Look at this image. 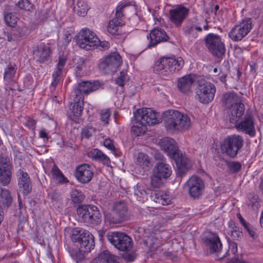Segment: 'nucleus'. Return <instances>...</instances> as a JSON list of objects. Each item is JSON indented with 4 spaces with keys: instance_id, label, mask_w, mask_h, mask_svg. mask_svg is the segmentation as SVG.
<instances>
[{
    "instance_id": "nucleus-1",
    "label": "nucleus",
    "mask_w": 263,
    "mask_h": 263,
    "mask_svg": "<svg viewBox=\"0 0 263 263\" xmlns=\"http://www.w3.org/2000/svg\"><path fill=\"white\" fill-rule=\"evenodd\" d=\"M164 126L170 133L188 130L192 125L190 117L176 110H167L163 112Z\"/></svg>"
},
{
    "instance_id": "nucleus-2",
    "label": "nucleus",
    "mask_w": 263,
    "mask_h": 263,
    "mask_svg": "<svg viewBox=\"0 0 263 263\" xmlns=\"http://www.w3.org/2000/svg\"><path fill=\"white\" fill-rule=\"evenodd\" d=\"M70 238L81 252L88 253L95 247V238L88 231L76 228L72 229Z\"/></svg>"
},
{
    "instance_id": "nucleus-3",
    "label": "nucleus",
    "mask_w": 263,
    "mask_h": 263,
    "mask_svg": "<svg viewBox=\"0 0 263 263\" xmlns=\"http://www.w3.org/2000/svg\"><path fill=\"white\" fill-rule=\"evenodd\" d=\"M243 139L239 135H233L228 136L221 144V149L223 153L232 158H235L238 151L242 147Z\"/></svg>"
},
{
    "instance_id": "nucleus-4",
    "label": "nucleus",
    "mask_w": 263,
    "mask_h": 263,
    "mask_svg": "<svg viewBox=\"0 0 263 263\" xmlns=\"http://www.w3.org/2000/svg\"><path fill=\"white\" fill-rule=\"evenodd\" d=\"M79 219L84 222L97 225L101 221V214L95 206L83 205L77 210Z\"/></svg>"
},
{
    "instance_id": "nucleus-5",
    "label": "nucleus",
    "mask_w": 263,
    "mask_h": 263,
    "mask_svg": "<svg viewBox=\"0 0 263 263\" xmlns=\"http://www.w3.org/2000/svg\"><path fill=\"white\" fill-rule=\"evenodd\" d=\"M184 64V60L181 57H164L157 62L155 68L158 71L163 70L169 74L179 71Z\"/></svg>"
},
{
    "instance_id": "nucleus-6",
    "label": "nucleus",
    "mask_w": 263,
    "mask_h": 263,
    "mask_svg": "<svg viewBox=\"0 0 263 263\" xmlns=\"http://www.w3.org/2000/svg\"><path fill=\"white\" fill-rule=\"evenodd\" d=\"M215 92L216 88L214 84L204 80L198 81L196 96L200 102L209 103L214 99Z\"/></svg>"
},
{
    "instance_id": "nucleus-7",
    "label": "nucleus",
    "mask_w": 263,
    "mask_h": 263,
    "mask_svg": "<svg viewBox=\"0 0 263 263\" xmlns=\"http://www.w3.org/2000/svg\"><path fill=\"white\" fill-rule=\"evenodd\" d=\"M108 241L117 249L122 251H128L132 248V239L126 234L119 232H109L107 235Z\"/></svg>"
},
{
    "instance_id": "nucleus-8",
    "label": "nucleus",
    "mask_w": 263,
    "mask_h": 263,
    "mask_svg": "<svg viewBox=\"0 0 263 263\" xmlns=\"http://www.w3.org/2000/svg\"><path fill=\"white\" fill-rule=\"evenodd\" d=\"M100 40L92 31L88 29H83L78 37V46L87 50H91L98 47Z\"/></svg>"
},
{
    "instance_id": "nucleus-9",
    "label": "nucleus",
    "mask_w": 263,
    "mask_h": 263,
    "mask_svg": "<svg viewBox=\"0 0 263 263\" xmlns=\"http://www.w3.org/2000/svg\"><path fill=\"white\" fill-rule=\"evenodd\" d=\"M122 63L119 53L114 52L101 59L99 67L104 73H109L116 71Z\"/></svg>"
},
{
    "instance_id": "nucleus-10",
    "label": "nucleus",
    "mask_w": 263,
    "mask_h": 263,
    "mask_svg": "<svg viewBox=\"0 0 263 263\" xmlns=\"http://www.w3.org/2000/svg\"><path fill=\"white\" fill-rule=\"evenodd\" d=\"M205 43L206 47L214 56L220 58L225 53L224 43L218 35L208 34L205 38Z\"/></svg>"
},
{
    "instance_id": "nucleus-11",
    "label": "nucleus",
    "mask_w": 263,
    "mask_h": 263,
    "mask_svg": "<svg viewBox=\"0 0 263 263\" xmlns=\"http://www.w3.org/2000/svg\"><path fill=\"white\" fill-rule=\"evenodd\" d=\"M115 217L111 218L108 215H105L107 220L113 223H118L127 220L129 217L128 209L126 203L122 201L114 203L112 207Z\"/></svg>"
},
{
    "instance_id": "nucleus-12",
    "label": "nucleus",
    "mask_w": 263,
    "mask_h": 263,
    "mask_svg": "<svg viewBox=\"0 0 263 263\" xmlns=\"http://www.w3.org/2000/svg\"><path fill=\"white\" fill-rule=\"evenodd\" d=\"M252 27L251 20L245 19L232 29L229 36L234 41H240L249 33Z\"/></svg>"
},
{
    "instance_id": "nucleus-13",
    "label": "nucleus",
    "mask_w": 263,
    "mask_h": 263,
    "mask_svg": "<svg viewBox=\"0 0 263 263\" xmlns=\"http://www.w3.org/2000/svg\"><path fill=\"white\" fill-rule=\"evenodd\" d=\"M159 115L155 111L149 108H143L138 109L134 113V118L136 120L142 121L146 125H153L159 123Z\"/></svg>"
},
{
    "instance_id": "nucleus-14",
    "label": "nucleus",
    "mask_w": 263,
    "mask_h": 263,
    "mask_svg": "<svg viewBox=\"0 0 263 263\" xmlns=\"http://www.w3.org/2000/svg\"><path fill=\"white\" fill-rule=\"evenodd\" d=\"M186 184L190 196L194 199H197L202 195L204 189V183L201 178L193 176L189 179Z\"/></svg>"
},
{
    "instance_id": "nucleus-15",
    "label": "nucleus",
    "mask_w": 263,
    "mask_h": 263,
    "mask_svg": "<svg viewBox=\"0 0 263 263\" xmlns=\"http://www.w3.org/2000/svg\"><path fill=\"white\" fill-rule=\"evenodd\" d=\"M75 177L82 183H87L91 180L93 172L92 167L86 163L78 165L75 170Z\"/></svg>"
},
{
    "instance_id": "nucleus-16",
    "label": "nucleus",
    "mask_w": 263,
    "mask_h": 263,
    "mask_svg": "<svg viewBox=\"0 0 263 263\" xmlns=\"http://www.w3.org/2000/svg\"><path fill=\"white\" fill-rule=\"evenodd\" d=\"M177 167L178 173L180 176L184 175L192 166L191 160L181 152L173 158Z\"/></svg>"
},
{
    "instance_id": "nucleus-17",
    "label": "nucleus",
    "mask_w": 263,
    "mask_h": 263,
    "mask_svg": "<svg viewBox=\"0 0 263 263\" xmlns=\"http://www.w3.org/2000/svg\"><path fill=\"white\" fill-rule=\"evenodd\" d=\"M11 166L7 158L0 156V182L7 185L10 181Z\"/></svg>"
},
{
    "instance_id": "nucleus-18",
    "label": "nucleus",
    "mask_w": 263,
    "mask_h": 263,
    "mask_svg": "<svg viewBox=\"0 0 263 263\" xmlns=\"http://www.w3.org/2000/svg\"><path fill=\"white\" fill-rule=\"evenodd\" d=\"M155 158L159 159L161 162H157L154 168L153 172L154 174H157L159 177L163 179L168 178L172 174V168L169 164L166 163L164 159V157L159 154L155 156Z\"/></svg>"
},
{
    "instance_id": "nucleus-19",
    "label": "nucleus",
    "mask_w": 263,
    "mask_h": 263,
    "mask_svg": "<svg viewBox=\"0 0 263 263\" xmlns=\"http://www.w3.org/2000/svg\"><path fill=\"white\" fill-rule=\"evenodd\" d=\"M159 144L161 149L172 159L180 152L176 142L172 138H163L160 140Z\"/></svg>"
},
{
    "instance_id": "nucleus-20",
    "label": "nucleus",
    "mask_w": 263,
    "mask_h": 263,
    "mask_svg": "<svg viewBox=\"0 0 263 263\" xmlns=\"http://www.w3.org/2000/svg\"><path fill=\"white\" fill-rule=\"evenodd\" d=\"M236 128L238 130L244 132L251 137L255 135L253 118L250 115L245 116L242 120L236 124Z\"/></svg>"
},
{
    "instance_id": "nucleus-21",
    "label": "nucleus",
    "mask_w": 263,
    "mask_h": 263,
    "mask_svg": "<svg viewBox=\"0 0 263 263\" xmlns=\"http://www.w3.org/2000/svg\"><path fill=\"white\" fill-rule=\"evenodd\" d=\"M203 241L211 253H218L221 249L222 244L216 234H211L208 237L203 238Z\"/></svg>"
},
{
    "instance_id": "nucleus-22",
    "label": "nucleus",
    "mask_w": 263,
    "mask_h": 263,
    "mask_svg": "<svg viewBox=\"0 0 263 263\" xmlns=\"http://www.w3.org/2000/svg\"><path fill=\"white\" fill-rule=\"evenodd\" d=\"M50 53L49 45L42 43L33 50V58L39 63H44L48 60Z\"/></svg>"
},
{
    "instance_id": "nucleus-23",
    "label": "nucleus",
    "mask_w": 263,
    "mask_h": 263,
    "mask_svg": "<svg viewBox=\"0 0 263 263\" xmlns=\"http://www.w3.org/2000/svg\"><path fill=\"white\" fill-rule=\"evenodd\" d=\"M101 87V84L99 81H94L93 83L89 82H83L79 84L77 89L74 90L71 93L80 95L82 96V93L88 95L90 92L95 91Z\"/></svg>"
},
{
    "instance_id": "nucleus-24",
    "label": "nucleus",
    "mask_w": 263,
    "mask_h": 263,
    "mask_svg": "<svg viewBox=\"0 0 263 263\" xmlns=\"http://www.w3.org/2000/svg\"><path fill=\"white\" fill-rule=\"evenodd\" d=\"M188 12V9L182 6L170 10V18L172 22L177 25H180L187 16Z\"/></svg>"
},
{
    "instance_id": "nucleus-25",
    "label": "nucleus",
    "mask_w": 263,
    "mask_h": 263,
    "mask_svg": "<svg viewBox=\"0 0 263 263\" xmlns=\"http://www.w3.org/2000/svg\"><path fill=\"white\" fill-rule=\"evenodd\" d=\"M71 96L73 98V103H71L72 108H70V116L73 118L80 117L83 109V98L80 95L71 93Z\"/></svg>"
},
{
    "instance_id": "nucleus-26",
    "label": "nucleus",
    "mask_w": 263,
    "mask_h": 263,
    "mask_svg": "<svg viewBox=\"0 0 263 263\" xmlns=\"http://www.w3.org/2000/svg\"><path fill=\"white\" fill-rule=\"evenodd\" d=\"M149 36L150 42L148 45V47L154 46L161 42L166 41L168 40V36L165 32L159 28L153 30Z\"/></svg>"
},
{
    "instance_id": "nucleus-27",
    "label": "nucleus",
    "mask_w": 263,
    "mask_h": 263,
    "mask_svg": "<svg viewBox=\"0 0 263 263\" xmlns=\"http://www.w3.org/2000/svg\"><path fill=\"white\" fill-rule=\"evenodd\" d=\"M195 81V76L190 74L180 78L178 82V87L183 93H188Z\"/></svg>"
},
{
    "instance_id": "nucleus-28",
    "label": "nucleus",
    "mask_w": 263,
    "mask_h": 263,
    "mask_svg": "<svg viewBox=\"0 0 263 263\" xmlns=\"http://www.w3.org/2000/svg\"><path fill=\"white\" fill-rule=\"evenodd\" d=\"M17 176L18 177L19 187L23 190L24 194H27L31 190L30 180L28 174L19 170L17 172Z\"/></svg>"
},
{
    "instance_id": "nucleus-29",
    "label": "nucleus",
    "mask_w": 263,
    "mask_h": 263,
    "mask_svg": "<svg viewBox=\"0 0 263 263\" xmlns=\"http://www.w3.org/2000/svg\"><path fill=\"white\" fill-rule=\"evenodd\" d=\"M118 257L111 254L108 251H104L96 257L92 263H119Z\"/></svg>"
},
{
    "instance_id": "nucleus-30",
    "label": "nucleus",
    "mask_w": 263,
    "mask_h": 263,
    "mask_svg": "<svg viewBox=\"0 0 263 263\" xmlns=\"http://www.w3.org/2000/svg\"><path fill=\"white\" fill-rule=\"evenodd\" d=\"M244 109V105L241 103L232 105L230 108V114L229 115L230 122L232 123L236 122L238 119L243 114Z\"/></svg>"
},
{
    "instance_id": "nucleus-31",
    "label": "nucleus",
    "mask_w": 263,
    "mask_h": 263,
    "mask_svg": "<svg viewBox=\"0 0 263 263\" xmlns=\"http://www.w3.org/2000/svg\"><path fill=\"white\" fill-rule=\"evenodd\" d=\"M147 130L146 125L140 120H136L134 118L133 120V125L131 127V133L135 137L143 135Z\"/></svg>"
},
{
    "instance_id": "nucleus-32",
    "label": "nucleus",
    "mask_w": 263,
    "mask_h": 263,
    "mask_svg": "<svg viewBox=\"0 0 263 263\" xmlns=\"http://www.w3.org/2000/svg\"><path fill=\"white\" fill-rule=\"evenodd\" d=\"M136 163L146 171H148L152 166L150 158L147 154L143 153L138 154L136 159Z\"/></svg>"
},
{
    "instance_id": "nucleus-33",
    "label": "nucleus",
    "mask_w": 263,
    "mask_h": 263,
    "mask_svg": "<svg viewBox=\"0 0 263 263\" xmlns=\"http://www.w3.org/2000/svg\"><path fill=\"white\" fill-rule=\"evenodd\" d=\"M88 156L96 160L101 161L105 164H108L110 162L109 157L97 148L91 150L88 153Z\"/></svg>"
},
{
    "instance_id": "nucleus-34",
    "label": "nucleus",
    "mask_w": 263,
    "mask_h": 263,
    "mask_svg": "<svg viewBox=\"0 0 263 263\" xmlns=\"http://www.w3.org/2000/svg\"><path fill=\"white\" fill-rule=\"evenodd\" d=\"M152 197L156 202L163 205L169 204L172 200L171 196L170 195L160 192L155 193Z\"/></svg>"
},
{
    "instance_id": "nucleus-35",
    "label": "nucleus",
    "mask_w": 263,
    "mask_h": 263,
    "mask_svg": "<svg viewBox=\"0 0 263 263\" xmlns=\"http://www.w3.org/2000/svg\"><path fill=\"white\" fill-rule=\"evenodd\" d=\"M223 102L228 107L233 105H236L240 102V98L234 92H229L224 95L223 97Z\"/></svg>"
},
{
    "instance_id": "nucleus-36",
    "label": "nucleus",
    "mask_w": 263,
    "mask_h": 263,
    "mask_svg": "<svg viewBox=\"0 0 263 263\" xmlns=\"http://www.w3.org/2000/svg\"><path fill=\"white\" fill-rule=\"evenodd\" d=\"M124 24V22L122 20L115 17L109 22L107 30L109 33L115 34L117 32L119 27Z\"/></svg>"
},
{
    "instance_id": "nucleus-37",
    "label": "nucleus",
    "mask_w": 263,
    "mask_h": 263,
    "mask_svg": "<svg viewBox=\"0 0 263 263\" xmlns=\"http://www.w3.org/2000/svg\"><path fill=\"white\" fill-rule=\"evenodd\" d=\"M12 199L9 192L0 187V203L8 207L12 203Z\"/></svg>"
},
{
    "instance_id": "nucleus-38",
    "label": "nucleus",
    "mask_w": 263,
    "mask_h": 263,
    "mask_svg": "<svg viewBox=\"0 0 263 263\" xmlns=\"http://www.w3.org/2000/svg\"><path fill=\"white\" fill-rule=\"evenodd\" d=\"M183 33L189 39H196L198 36V33L195 29V26L193 25H187L183 28Z\"/></svg>"
},
{
    "instance_id": "nucleus-39",
    "label": "nucleus",
    "mask_w": 263,
    "mask_h": 263,
    "mask_svg": "<svg viewBox=\"0 0 263 263\" xmlns=\"http://www.w3.org/2000/svg\"><path fill=\"white\" fill-rule=\"evenodd\" d=\"M17 20L18 17L15 13L9 12L4 15V20L6 24L10 27H14Z\"/></svg>"
},
{
    "instance_id": "nucleus-40",
    "label": "nucleus",
    "mask_w": 263,
    "mask_h": 263,
    "mask_svg": "<svg viewBox=\"0 0 263 263\" xmlns=\"http://www.w3.org/2000/svg\"><path fill=\"white\" fill-rule=\"evenodd\" d=\"M71 199L75 204H78L82 202L84 199L85 196L83 193L79 190H74L71 192Z\"/></svg>"
},
{
    "instance_id": "nucleus-41",
    "label": "nucleus",
    "mask_w": 263,
    "mask_h": 263,
    "mask_svg": "<svg viewBox=\"0 0 263 263\" xmlns=\"http://www.w3.org/2000/svg\"><path fill=\"white\" fill-rule=\"evenodd\" d=\"M130 5L131 4L130 2H123L120 4L117 7L115 17L119 19L122 20L125 8L128 6H130Z\"/></svg>"
},
{
    "instance_id": "nucleus-42",
    "label": "nucleus",
    "mask_w": 263,
    "mask_h": 263,
    "mask_svg": "<svg viewBox=\"0 0 263 263\" xmlns=\"http://www.w3.org/2000/svg\"><path fill=\"white\" fill-rule=\"evenodd\" d=\"M88 7L87 3L83 1L80 0L78 2L77 13L81 16H84L86 15Z\"/></svg>"
},
{
    "instance_id": "nucleus-43",
    "label": "nucleus",
    "mask_w": 263,
    "mask_h": 263,
    "mask_svg": "<svg viewBox=\"0 0 263 263\" xmlns=\"http://www.w3.org/2000/svg\"><path fill=\"white\" fill-rule=\"evenodd\" d=\"M16 68L14 65L10 64L6 68L4 73V79L7 81L10 80L14 76Z\"/></svg>"
},
{
    "instance_id": "nucleus-44",
    "label": "nucleus",
    "mask_w": 263,
    "mask_h": 263,
    "mask_svg": "<svg viewBox=\"0 0 263 263\" xmlns=\"http://www.w3.org/2000/svg\"><path fill=\"white\" fill-rule=\"evenodd\" d=\"M134 193L139 200L144 199L147 195V193L143 187L139 185H137L136 186L134 187Z\"/></svg>"
},
{
    "instance_id": "nucleus-45",
    "label": "nucleus",
    "mask_w": 263,
    "mask_h": 263,
    "mask_svg": "<svg viewBox=\"0 0 263 263\" xmlns=\"http://www.w3.org/2000/svg\"><path fill=\"white\" fill-rule=\"evenodd\" d=\"M230 227L231 228V235L233 238L237 239L241 237L242 232L238 227L235 226V223L233 221L230 222Z\"/></svg>"
},
{
    "instance_id": "nucleus-46",
    "label": "nucleus",
    "mask_w": 263,
    "mask_h": 263,
    "mask_svg": "<svg viewBox=\"0 0 263 263\" xmlns=\"http://www.w3.org/2000/svg\"><path fill=\"white\" fill-rule=\"evenodd\" d=\"M17 6L20 9L25 11H31L33 8V5L29 0H20Z\"/></svg>"
},
{
    "instance_id": "nucleus-47",
    "label": "nucleus",
    "mask_w": 263,
    "mask_h": 263,
    "mask_svg": "<svg viewBox=\"0 0 263 263\" xmlns=\"http://www.w3.org/2000/svg\"><path fill=\"white\" fill-rule=\"evenodd\" d=\"M128 78L126 73L123 71L120 73V75L115 79L116 83L120 86H123L128 81Z\"/></svg>"
},
{
    "instance_id": "nucleus-48",
    "label": "nucleus",
    "mask_w": 263,
    "mask_h": 263,
    "mask_svg": "<svg viewBox=\"0 0 263 263\" xmlns=\"http://www.w3.org/2000/svg\"><path fill=\"white\" fill-rule=\"evenodd\" d=\"M110 112L109 109H103L100 112L101 120L104 125H107L109 123Z\"/></svg>"
},
{
    "instance_id": "nucleus-49",
    "label": "nucleus",
    "mask_w": 263,
    "mask_h": 263,
    "mask_svg": "<svg viewBox=\"0 0 263 263\" xmlns=\"http://www.w3.org/2000/svg\"><path fill=\"white\" fill-rule=\"evenodd\" d=\"M161 179L162 178L159 177L157 174H154L151 177V184L154 187H158L161 184Z\"/></svg>"
},
{
    "instance_id": "nucleus-50",
    "label": "nucleus",
    "mask_w": 263,
    "mask_h": 263,
    "mask_svg": "<svg viewBox=\"0 0 263 263\" xmlns=\"http://www.w3.org/2000/svg\"><path fill=\"white\" fill-rule=\"evenodd\" d=\"M230 170L233 173L238 172L241 168V165L239 162H232L228 164Z\"/></svg>"
},
{
    "instance_id": "nucleus-51",
    "label": "nucleus",
    "mask_w": 263,
    "mask_h": 263,
    "mask_svg": "<svg viewBox=\"0 0 263 263\" xmlns=\"http://www.w3.org/2000/svg\"><path fill=\"white\" fill-rule=\"evenodd\" d=\"M229 242V249L228 253L229 255L231 253L233 255H235L237 252V244L233 241L228 240Z\"/></svg>"
},
{
    "instance_id": "nucleus-52",
    "label": "nucleus",
    "mask_w": 263,
    "mask_h": 263,
    "mask_svg": "<svg viewBox=\"0 0 263 263\" xmlns=\"http://www.w3.org/2000/svg\"><path fill=\"white\" fill-rule=\"evenodd\" d=\"M52 172L53 175L59 181H61L64 178V176L61 171L55 165L52 168Z\"/></svg>"
},
{
    "instance_id": "nucleus-53",
    "label": "nucleus",
    "mask_w": 263,
    "mask_h": 263,
    "mask_svg": "<svg viewBox=\"0 0 263 263\" xmlns=\"http://www.w3.org/2000/svg\"><path fill=\"white\" fill-rule=\"evenodd\" d=\"M93 132L94 129L92 127H84L82 129L81 135L82 137L88 139L92 136Z\"/></svg>"
},
{
    "instance_id": "nucleus-54",
    "label": "nucleus",
    "mask_w": 263,
    "mask_h": 263,
    "mask_svg": "<svg viewBox=\"0 0 263 263\" xmlns=\"http://www.w3.org/2000/svg\"><path fill=\"white\" fill-rule=\"evenodd\" d=\"M244 228L248 231L250 236H251L252 238H255L257 236L256 229L253 227L251 226L250 223H248Z\"/></svg>"
},
{
    "instance_id": "nucleus-55",
    "label": "nucleus",
    "mask_w": 263,
    "mask_h": 263,
    "mask_svg": "<svg viewBox=\"0 0 263 263\" xmlns=\"http://www.w3.org/2000/svg\"><path fill=\"white\" fill-rule=\"evenodd\" d=\"M62 70V68H60L57 67V71H55L53 73V74H52L53 81L52 82V83H51L52 86H56V85L58 83L59 81L58 80V78L61 73Z\"/></svg>"
},
{
    "instance_id": "nucleus-56",
    "label": "nucleus",
    "mask_w": 263,
    "mask_h": 263,
    "mask_svg": "<svg viewBox=\"0 0 263 263\" xmlns=\"http://www.w3.org/2000/svg\"><path fill=\"white\" fill-rule=\"evenodd\" d=\"M85 61L86 60L82 58H79L77 59L76 66V68L77 69V72H78V71H81L85 67Z\"/></svg>"
},
{
    "instance_id": "nucleus-57",
    "label": "nucleus",
    "mask_w": 263,
    "mask_h": 263,
    "mask_svg": "<svg viewBox=\"0 0 263 263\" xmlns=\"http://www.w3.org/2000/svg\"><path fill=\"white\" fill-rule=\"evenodd\" d=\"M104 145L108 149L114 151L115 149V146L113 144V142L110 139H106L104 141Z\"/></svg>"
},
{
    "instance_id": "nucleus-58",
    "label": "nucleus",
    "mask_w": 263,
    "mask_h": 263,
    "mask_svg": "<svg viewBox=\"0 0 263 263\" xmlns=\"http://www.w3.org/2000/svg\"><path fill=\"white\" fill-rule=\"evenodd\" d=\"M72 36L69 31L65 32L63 37V44L64 45L68 44L71 40Z\"/></svg>"
},
{
    "instance_id": "nucleus-59",
    "label": "nucleus",
    "mask_w": 263,
    "mask_h": 263,
    "mask_svg": "<svg viewBox=\"0 0 263 263\" xmlns=\"http://www.w3.org/2000/svg\"><path fill=\"white\" fill-rule=\"evenodd\" d=\"M39 136L41 138L46 139L48 140L50 136L48 135V133L47 132L46 130L45 129H41L39 132Z\"/></svg>"
},
{
    "instance_id": "nucleus-60",
    "label": "nucleus",
    "mask_w": 263,
    "mask_h": 263,
    "mask_svg": "<svg viewBox=\"0 0 263 263\" xmlns=\"http://www.w3.org/2000/svg\"><path fill=\"white\" fill-rule=\"evenodd\" d=\"M66 62V58L64 57H60L57 67L63 69Z\"/></svg>"
},
{
    "instance_id": "nucleus-61",
    "label": "nucleus",
    "mask_w": 263,
    "mask_h": 263,
    "mask_svg": "<svg viewBox=\"0 0 263 263\" xmlns=\"http://www.w3.org/2000/svg\"><path fill=\"white\" fill-rule=\"evenodd\" d=\"M98 46H100L102 50H105L108 49L109 47V43L106 41H100Z\"/></svg>"
},
{
    "instance_id": "nucleus-62",
    "label": "nucleus",
    "mask_w": 263,
    "mask_h": 263,
    "mask_svg": "<svg viewBox=\"0 0 263 263\" xmlns=\"http://www.w3.org/2000/svg\"><path fill=\"white\" fill-rule=\"evenodd\" d=\"M237 217L239 219L241 224L245 227L249 223L246 222L245 220L241 216V214L238 213L237 214Z\"/></svg>"
},
{
    "instance_id": "nucleus-63",
    "label": "nucleus",
    "mask_w": 263,
    "mask_h": 263,
    "mask_svg": "<svg viewBox=\"0 0 263 263\" xmlns=\"http://www.w3.org/2000/svg\"><path fill=\"white\" fill-rule=\"evenodd\" d=\"M228 263H248L243 260L238 259L237 258H233L229 260Z\"/></svg>"
},
{
    "instance_id": "nucleus-64",
    "label": "nucleus",
    "mask_w": 263,
    "mask_h": 263,
    "mask_svg": "<svg viewBox=\"0 0 263 263\" xmlns=\"http://www.w3.org/2000/svg\"><path fill=\"white\" fill-rule=\"evenodd\" d=\"M50 197L52 200H57L60 198V195L55 191H53L50 194Z\"/></svg>"
}]
</instances>
